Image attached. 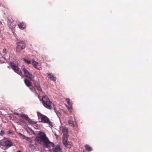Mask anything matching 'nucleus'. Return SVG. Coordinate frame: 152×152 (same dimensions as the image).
<instances>
[{
  "label": "nucleus",
  "mask_w": 152,
  "mask_h": 152,
  "mask_svg": "<svg viewBox=\"0 0 152 152\" xmlns=\"http://www.w3.org/2000/svg\"><path fill=\"white\" fill-rule=\"evenodd\" d=\"M35 140L38 143L43 144L47 148H49L53 145V144L49 141L46 134L42 132H40L37 134Z\"/></svg>",
  "instance_id": "obj_1"
},
{
  "label": "nucleus",
  "mask_w": 152,
  "mask_h": 152,
  "mask_svg": "<svg viewBox=\"0 0 152 152\" xmlns=\"http://www.w3.org/2000/svg\"><path fill=\"white\" fill-rule=\"evenodd\" d=\"M42 102L43 105L45 107L50 110L53 108L57 115L60 113L58 111L56 110L55 105L50 101L47 96L45 95L42 96Z\"/></svg>",
  "instance_id": "obj_2"
},
{
  "label": "nucleus",
  "mask_w": 152,
  "mask_h": 152,
  "mask_svg": "<svg viewBox=\"0 0 152 152\" xmlns=\"http://www.w3.org/2000/svg\"><path fill=\"white\" fill-rule=\"evenodd\" d=\"M12 145H13L12 142L7 139L1 140L0 142V147L4 150H6Z\"/></svg>",
  "instance_id": "obj_3"
},
{
  "label": "nucleus",
  "mask_w": 152,
  "mask_h": 152,
  "mask_svg": "<svg viewBox=\"0 0 152 152\" xmlns=\"http://www.w3.org/2000/svg\"><path fill=\"white\" fill-rule=\"evenodd\" d=\"M16 44L17 46L16 51L17 53L20 52L26 48V41L25 40H18L16 42Z\"/></svg>",
  "instance_id": "obj_4"
},
{
  "label": "nucleus",
  "mask_w": 152,
  "mask_h": 152,
  "mask_svg": "<svg viewBox=\"0 0 152 152\" xmlns=\"http://www.w3.org/2000/svg\"><path fill=\"white\" fill-rule=\"evenodd\" d=\"M38 116L39 118H40L41 122L43 123H47L52 126V123L50 121L49 119L46 116L42 115L40 113H38Z\"/></svg>",
  "instance_id": "obj_5"
},
{
  "label": "nucleus",
  "mask_w": 152,
  "mask_h": 152,
  "mask_svg": "<svg viewBox=\"0 0 152 152\" xmlns=\"http://www.w3.org/2000/svg\"><path fill=\"white\" fill-rule=\"evenodd\" d=\"M11 65L12 69L15 72L21 76H22L23 75L20 69L18 68V66L15 65L14 63H11Z\"/></svg>",
  "instance_id": "obj_6"
},
{
  "label": "nucleus",
  "mask_w": 152,
  "mask_h": 152,
  "mask_svg": "<svg viewBox=\"0 0 152 152\" xmlns=\"http://www.w3.org/2000/svg\"><path fill=\"white\" fill-rule=\"evenodd\" d=\"M21 69L23 72L24 76L26 77H28L29 79H31L32 75L29 73L27 69H26L25 66H22Z\"/></svg>",
  "instance_id": "obj_7"
},
{
  "label": "nucleus",
  "mask_w": 152,
  "mask_h": 152,
  "mask_svg": "<svg viewBox=\"0 0 152 152\" xmlns=\"http://www.w3.org/2000/svg\"><path fill=\"white\" fill-rule=\"evenodd\" d=\"M53 152H62V149L60 148L59 145H56L54 146V145L53 146Z\"/></svg>",
  "instance_id": "obj_8"
},
{
  "label": "nucleus",
  "mask_w": 152,
  "mask_h": 152,
  "mask_svg": "<svg viewBox=\"0 0 152 152\" xmlns=\"http://www.w3.org/2000/svg\"><path fill=\"white\" fill-rule=\"evenodd\" d=\"M63 142L64 145L68 148H70L71 146V144L69 142H67V138H63Z\"/></svg>",
  "instance_id": "obj_9"
},
{
  "label": "nucleus",
  "mask_w": 152,
  "mask_h": 152,
  "mask_svg": "<svg viewBox=\"0 0 152 152\" xmlns=\"http://www.w3.org/2000/svg\"><path fill=\"white\" fill-rule=\"evenodd\" d=\"M18 25L19 28L21 29H24L26 28V25L25 23L23 22H18Z\"/></svg>",
  "instance_id": "obj_10"
},
{
  "label": "nucleus",
  "mask_w": 152,
  "mask_h": 152,
  "mask_svg": "<svg viewBox=\"0 0 152 152\" xmlns=\"http://www.w3.org/2000/svg\"><path fill=\"white\" fill-rule=\"evenodd\" d=\"M62 132L63 133V138H67L68 130L66 127H64L62 129Z\"/></svg>",
  "instance_id": "obj_11"
},
{
  "label": "nucleus",
  "mask_w": 152,
  "mask_h": 152,
  "mask_svg": "<svg viewBox=\"0 0 152 152\" xmlns=\"http://www.w3.org/2000/svg\"><path fill=\"white\" fill-rule=\"evenodd\" d=\"M48 77L51 80L55 82L56 80V77H54L53 74L51 73H47Z\"/></svg>",
  "instance_id": "obj_12"
},
{
  "label": "nucleus",
  "mask_w": 152,
  "mask_h": 152,
  "mask_svg": "<svg viewBox=\"0 0 152 152\" xmlns=\"http://www.w3.org/2000/svg\"><path fill=\"white\" fill-rule=\"evenodd\" d=\"M32 64L34 67L37 69H39L40 67L38 65V63L34 61H33Z\"/></svg>",
  "instance_id": "obj_13"
},
{
  "label": "nucleus",
  "mask_w": 152,
  "mask_h": 152,
  "mask_svg": "<svg viewBox=\"0 0 152 152\" xmlns=\"http://www.w3.org/2000/svg\"><path fill=\"white\" fill-rule=\"evenodd\" d=\"M24 82L26 85L28 87L31 86V83L27 79L24 80Z\"/></svg>",
  "instance_id": "obj_14"
},
{
  "label": "nucleus",
  "mask_w": 152,
  "mask_h": 152,
  "mask_svg": "<svg viewBox=\"0 0 152 152\" xmlns=\"http://www.w3.org/2000/svg\"><path fill=\"white\" fill-rule=\"evenodd\" d=\"M19 117H21L23 119L26 120H27L29 118L27 115L23 114H21L20 115H19Z\"/></svg>",
  "instance_id": "obj_15"
},
{
  "label": "nucleus",
  "mask_w": 152,
  "mask_h": 152,
  "mask_svg": "<svg viewBox=\"0 0 152 152\" xmlns=\"http://www.w3.org/2000/svg\"><path fill=\"white\" fill-rule=\"evenodd\" d=\"M9 28L11 29L15 28L16 26L15 24L13 22L9 23Z\"/></svg>",
  "instance_id": "obj_16"
},
{
  "label": "nucleus",
  "mask_w": 152,
  "mask_h": 152,
  "mask_svg": "<svg viewBox=\"0 0 152 152\" xmlns=\"http://www.w3.org/2000/svg\"><path fill=\"white\" fill-rule=\"evenodd\" d=\"M68 124L71 126L74 127L75 126V124L73 121L69 120L68 121Z\"/></svg>",
  "instance_id": "obj_17"
},
{
  "label": "nucleus",
  "mask_w": 152,
  "mask_h": 152,
  "mask_svg": "<svg viewBox=\"0 0 152 152\" xmlns=\"http://www.w3.org/2000/svg\"><path fill=\"white\" fill-rule=\"evenodd\" d=\"M85 147L86 150L88 151H92L91 148L89 145H85Z\"/></svg>",
  "instance_id": "obj_18"
},
{
  "label": "nucleus",
  "mask_w": 152,
  "mask_h": 152,
  "mask_svg": "<svg viewBox=\"0 0 152 152\" xmlns=\"http://www.w3.org/2000/svg\"><path fill=\"white\" fill-rule=\"evenodd\" d=\"M27 121L30 124H31L32 125H33V124L36 125V122H35L33 121H32V120L31 119H30L29 118H28V119L27 120Z\"/></svg>",
  "instance_id": "obj_19"
},
{
  "label": "nucleus",
  "mask_w": 152,
  "mask_h": 152,
  "mask_svg": "<svg viewBox=\"0 0 152 152\" xmlns=\"http://www.w3.org/2000/svg\"><path fill=\"white\" fill-rule=\"evenodd\" d=\"M23 60L25 62H26L27 64H31V61L28 60L27 59H26L25 58H23Z\"/></svg>",
  "instance_id": "obj_20"
},
{
  "label": "nucleus",
  "mask_w": 152,
  "mask_h": 152,
  "mask_svg": "<svg viewBox=\"0 0 152 152\" xmlns=\"http://www.w3.org/2000/svg\"><path fill=\"white\" fill-rule=\"evenodd\" d=\"M34 86L36 88L40 86L39 83L37 82H34Z\"/></svg>",
  "instance_id": "obj_21"
},
{
  "label": "nucleus",
  "mask_w": 152,
  "mask_h": 152,
  "mask_svg": "<svg viewBox=\"0 0 152 152\" xmlns=\"http://www.w3.org/2000/svg\"><path fill=\"white\" fill-rule=\"evenodd\" d=\"M66 101L67 102V104L69 105H71V102H70V100L69 99V98H66Z\"/></svg>",
  "instance_id": "obj_22"
},
{
  "label": "nucleus",
  "mask_w": 152,
  "mask_h": 152,
  "mask_svg": "<svg viewBox=\"0 0 152 152\" xmlns=\"http://www.w3.org/2000/svg\"><path fill=\"white\" fill-rule=\"evenodd\" d=\"M72 107H71V106H70V107H68V110H69V113H71L72 112Z\"/></svg>",
  "instance_id": "obj_23"
},
{
  "label": "nucleus",
  "mask_w": 152,
  "mask_h": 152,
  "mask_svg": "<svg viewBox=\"0 0 152 152\" xmlns=\"http://www.w3.org/2000/svg\"><path fill=\"white\" fill-rule=\"evenodd\" d=\"M19 135L20 136V137L22 139H24V137H25V136L24 135H23V134H22L21 133H19Z\"/></svg>",
  "instance_id": "obj_24"
},
{
  "label": "nucleus",
  "mask_w": 152,
  "mask_h": 152,
  "mask_svg": "<svg viewBox=\"0 0 152 152\" xmlns=\"http://www.w3.org/2000/svg\"><path fill=\"white\" fill-rule=\"evenodd\" d=\"M7 52V48H4L2 52L5 53H6Z\"/></svg>",
  "instance_id": "obj_25"
},
{
  "label": "nucleus",
  "mask_w": 152,
  "mask_h": 152,
  "mask_svg": "<svg viewBox=\"0 0 152 152\" xmlns=\"http://www.w3.org/2000/svg\"><path fill=\"white\" fill-rule=\"evenodd\" d=\"M24 139H25L26 141H31V140L29 138L26 137L25 136V137L24 138Z\"/></svg>",
  "instance_id": "obj_26"
},
{
  "label": "nucleus",
  "mask_w": 152,
  "mask_h": 152,
  "mask_svg": "<svg viewBox=\"0 0 152 152\" xmlns=\"http://www.w3.org/2000/svg\"><path fill=\"white\" fill-rule=\"evenodd\" d=\"M37 90L39 91H41L42 90V89L40 86L37 87Z\"/></svg>",
  "instance_id": "obj_27"
},
{
  "label": "nucleus",
  "mask_w": 152,
  "mask_h": 152,
  "mask_svg": "<svg viewBox=\"0 0 152 152\" xmlns=\"http://www.w3.org/2000/svg\"><path fill=\"white\" fill-rule=\"evenodd\" d=\"M28 87L31 91H34V89L33 87L31 86Z\"/></svg>",
  "instance_id": "obj_28"
},
{
  "label": "nucleus",
  "mask_w": 152,
  "mask_h": 152,
  "mask_svg": "<svg viewBox=\"0 0 152 152\" xmlns=\"http://www.w3.org/2000/svg\"><path fill=\"white\" fill-rule=\"evenodd\" d=\"M19 121L21 123H25V121L23 120L22 119H21V118L19 119Z\"/></svg>",
  "instance_id": "obj_29"
},
{
  "label": "nucleus",
  "mask_w": 152,
  "mask_h": 152,
  "mask_svg": "<svg viewBox=\"0 0 152 152\" xmlns=\"http://www.w3.org/2000/svg\"><path fill=\"white\" fill-rule=\"evenodd\" d=\"M33 125L34 126V127L35 129H38V126L37 124L36 125L33 124Z\"/></svg>",
  "instance_id": "obj_30"
},
{
  "label": "nucleus",
  "mask_w": 152,
  "mask_h": 152,
  "mask_svg": "<svg viewBox=\"0 0 152 152\" xmlns=\"http://www.w3.org/2000/svg\"><path fill=\"white\" fill-rule=\"evenodd\" d=\"M16 115H18V116L19 117V115H20V114L17 113H14Z\"/></svg>",
  "instance_id": "obj_31"
},
{
  "label": "nucleus",
  "mask_w": 152,
  "mask_h": 152,
  "mask_svg": "<svg viewBox=\"0 0 152 152\" xmlns=\"http://www.w3.org/2000/svg\"><path fill=\"white\" fill-rule=\"evenodd\" d=\"M1 133H3V134H4V131L3 130H1Z\"/></svg>",
  "instance_id": "obj_32"
},
{
  "label": "nucleus",
  "mask_w": 152,
  "mask_h": 152,
  "mask_svg": "<svg viewBox=\"0 0 152 152\" xmlns=\"http://www.w3.org/2000/svg\"><path fill=\"white\" fill-rule=\"evenodd\" d=\"M29 141V142L30 143H31L32 142V141Z\"/></svg>",
  "instance_id": "obj_33"
},
{
  "label": "nucleus",
  "mask_w": 152,
  "mask_h": 152,
  "mask_svg": "<svg viewBox=\"0 0 152 152\" xmlns=\"http://www.w3.org/2000/svg\"><path fill=\"white\" fill-rule=\"evenodd\" d=\"M18 152H21L20 151H18Z\"/></svg>",
  "instance_id": "obj_34"
}]
</instances>
